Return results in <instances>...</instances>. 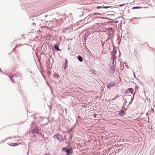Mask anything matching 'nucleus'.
<instances>
[{"mask_svg":"<svg viewBox=\"0 0 155 155\" xmlns=\"http://www.w3.org/2000/svg\"><path fill=\"white\" fill-rule=\"evenodd\" d=\"M62 150L67 153V155H69L72 152V150L71 147L67 149L65 147H63L62 149Z\"/></svg>","mask_w":155,"mask_h":155,"instance_id":"nucleus-1","label":"nucleus"},{"mask_svg":"<svg viewBox=\"0 0 155 155\" xmlns=\"http://www.w3.org/2000/svg\"><path fill=\"white\" fill-rule=\"evenodd\" d=\"M58 136L59 137V141L60 142H63L67 140L66 138V136L65 135H62L59 134H58Z\"/></svg>","mask_w":155,"mask_h":155,"instance_id":"nucleus-2","label":"nucleus"},{"mask_svg":"<svg viewBox=\"0 0 155 155\" xmlns=\"http://www.w3.org/2000/svg\"><path fill=\"white\" fill-rule=\"evenodd\" d=\"M115 83L114 81H110V83H109L107 86V87L109 89H110L113 86H115Z\"/></svg>","mask_w":155,"mask_h":155,"instance_id":"nucleus-3","label":"nucleus"},{"mask_svg":"<svg viewBox=\"0 0 155 155\" xmlns=\"http://www.w3.org/2000/svg\"><path fill=\"white\" fill-rule=\"evenodd\" d=\"M109 34V35L113 34L114 33V31L112 28H110L108 29Z\"/></svg>","mask_w":155,"mask_h":155,"instance_id":"nucleus-4","label":"nucleus"},{"mask_svg":"<svg viewBox=\"0 0 155 155\" xmlns=\"http://www.w3.org/2000/svg\"><path fill=\"white\" fill-rule=\"evenodd\" d=\"M65 62L64 63V69L65 70L66 68L68 67V61L66 59L65 60Z\"/></svg>","mask_w":155,"mask_h":155,"instance_id":"nucleus-5","label":"nucleus"},{"mask_svg":"<svg viewBox=\"0 0 155 155\" xmlns=\"http://www.w3.org/2000/svg\"><path fill=\"white\" fill-rule=\"evenodd\" d=\"M34 130L35 133L36 134H38L39 133V130L36 127H35V129H33V130H32V132L33 133H34Z\"/></svg>","mask_w":155,"mask_h":155,"instance_id":"nucleus-6","label":"nucleus"},{"mask_svg":"<svg viewBox=\"0 0 155 155\" xmlns=\"http://www.w3.org/2000/svg\"><path fill=\"white\" fill-rule=\"evenodd\" d=\"M77 58L80 62H82L83 61V58L80 55H78V56Z\"/></svg>","mask_w":155,"mask_h":155,"instance_id":"nucleus-7","label":"nucleus"},{"mask_svg":"<svg viewBox=\"0 0 155 155\" xmlns=\"http://www.w3.org/2000/svg\"><path fill=\"white\" fill-rule=\"evenodd\" d=\"M110 7V6H104V7H102L101 6H100L97 7V9H99L100 8H109Z\"/></svg>","mask_w":155,"mask_h":155,"instance_id":"nucleus-8","label":"nucleus"},{"mask_svg":"<svg viewBox=\"0 0 155 155\" xmlns=\"http://www.w3.org/2000/svg\"><path fill=\"white\" fill-rule=\"evenodd\" d=\"M119 113L122 116H123L125 114L124 113V110H120Z\"/></svg>","mask_w":155,"mask_h":155,"instance_id":"nucleus-9","label":"nucleus"},{"mask_svg":"<svg viewBox=\"0 0 155 155\" xmlns=\"http://www.w3.org/2000/svg\"><path fill=\"white\" fill-rule=\"evenodd\" d=\"M110 71H112L113 73L115 72V67L114 66H112L110 68Z\"/></svg>","mask_w":155,"mask_h":155,"instance_id":"nucleus-10","label":"nucleus"},{"mask_svg":"<svg viewBox=\"0 0 155 155\" xmlns=\"http://www.w3.org/2000/svg\"><path fill=\"white\" fill-rule=\"evenodd\" d=\"M54 139L57 140H58L59 141V137L58 135H57V134H55L54 135Z\"/></svg>","mask_w":155,"mask_h":155,"instance_id":"nucleus-11","label":"nucleus"},{"mask_svg":"<svg viewBox=\"0 0 155 155\" xmlns=\"http://www.w3.org/2000/svg\"><path fill=\"white\" fill-rule=\"evenodd\" d=\"M54 48L58 51H60L58 46L57 45H54Z\"/></svg>","mask_w":155,"mask_h":155,"instance_id":"nucleus-12","label":"nucleus"},{"mask_svg":"<svg viewBox=\"0 0 155 155\" xmlns=\"http://www.w3.org/2000/svg\"><path fill=\"white\" fill-rule=\"evenodd\" d=\"M51 59L52 60V62L53 61V59L52 58H50L49 59L48 61L47 62V65L48 64L50 63V61L51 60Z\"/></svg>","mask_w":155,"mask_h":155,"instance_id":"nucleus-13","label":"nucleus"},{"mask_svg":"<svg viewBox=\"0 0 155 155\" xmlns=\"http://www.w3.org/2000/svg\"><path fill=\"white\" fill-rule=\"evenodd\" d=\"M18 143H12V144L11 145V146H12L15 147V146H18Z\"/></svg>","mask_w":155,"mask_h":155,"instance_id":"nucleus-14","label":"nucleus"},{"mask_svg":"<svg viewBox=\"0 0 155 155\" xmlns=\"http://www.w3.org/2000/svg\"><path fill=\"white\" fill-rule=\"evenodd\" d=\"M128 91L131 93H132L133 91V90L132 88H130L128 89Z\"/></svg>","mask_w":155,"mask_h":155,"instance_id":"nucleus-15","label":"nucleus"},{"mask_svg":"<svg viewBox=\"0 0 155 155\" xmlns=\"http://www.w3.org/2000/svg\"><path fill=\"white\" fill-rule=\"evenodd\" d=\"M78 125V124L77 122V120H76V123L73 126V128H74L75 127H77Z\"/></svg>","mask_w":155,"mask_h":155,"instance_id":"nucleus-16","label":"nucleus"},{"mask_svg":"<svg viewBox=\"0 0 155 155\" xmlns=\"http://www.w3.org/2000/svg\"><path fill=\"white\" fill-rule=\"evenodd\" d=\"M113 52L114 54H115L117 52V50L114 47L113 48Z\"/></svg>","mask_w":155,"mask_h":155,"instance_id":"nucleus-17","label":"nucleus"},{"mask_svg":"<svg viewBox=\"0 0 155 155\" xmlns=\"http://www.w3.org/2000/svg\"><path fill=\"white\" fill-rule=\"evenodd\" d=\"M15 77L14 76H12V77L11 80L13 82H14L15 81L13 80V79H15Z\"/></svg>","mask_w":155,"mask_h":155,"instance_id":"nucleus-18","label":"nucleus"},{"mask_svg":"<svg viewBox=\"0 0 155 155\" xmlns=\"http://www.w3.org/2000/svg\"><path fill=\"white\" fill-rule=\"evenodd\" d=\"M142 8V7H133L132 8V9H136V8Z\"/></svg>","mask_w":155,"mask_h":155,"instance_id":"nucleus-19","label":"nucleus"},{"mask_svg":"<svg viewBox=\"0 0 155 155\" xmlns=\"http://www.w3.org/2000/svg\"><path fill=\"white\" fill-rule=\"evenodd\" d=\"M115 56L113 54V55H112V59H113V61H114V59L115 58Z\"/></svg>","mask_w":155,"mask_h":155,"instance_id":"nucleus-20","label":"nucleus"},{"mask_svg":"<svg viewBox=\"0 0 155 155\" xmlns=\"http://www.w3.org/2000/svg\"><path fill=\"white\" fill-rule=\"evenodd\" d=\"M124 5H125V4H122V5H119V6L120 7H122V6H123Z\"/></svg>","mask_w":155,"mask_h":155,"instance_id":"nucleus-21","label":"nucleus"},{"mask_svg":"<svg viewBox=\"0 0 155 155\" xmlns=\"http://www.w3.org/2000/svg\"><path fill=\"white\" fill-rule=\"evenodd\" d=\"M97 115V114H94V118H96V116Z\"/></svg>","mask_w":155,"mask_h":155,"instance_id":"nucleus-22","label":"nucleus"},{"mask_svg":"<svg viewBox=\"0 0 155 155\" xmlns=\"http://www.w3.org/2000/svg\"><path fill=\"white\" fill-rule=\"evenodd\" d=\"M72 135H71L70 136V137H69V139H71L72 138Z\"/></svg>","mask_w":155,"mask_h":155,"instance_id":"nucleus-23","label":"nucleus"},{"mask_svg":"<svg viewBox=\"0 0 155 155\" xmlns=\"http://www.w3.org/2000/svg\"><path fill=\"white\" fill-rule=\"evenodd\" d=\"M32 25H35V23H32Z\"/></svg>","mask_w":155,"mask_h":155,"instance_id":"nucleus-24","label":"nucleus"},{"mask_svg":"<svg viewBox=\"0 0 155 155\" xmlns=\"http://www.w3.org/2000/svg\"><path fill=\"white\" fill-rule=\"evenodd\" d=\"M118 21H116L115 22V23H118Z\"/></svg>","mask_w":155,"mask_h":155,"instance_id":"nucleus-25","label":"nucleus"},{"mask_svg":"<svg viewBox=\"0 0 155 155\" xmlns=\"http://www.w3.org/2000/svg\"><path fill=\"white\" fill-rule=\"evenodd\" d=\"M135 18V19H137V18Z\"/></svg>","mask_w":155,"mask_h":155,"instance_id":"nucleus-26","label":"nucleus"},{"mask_svg":"<svg viewBox=\"0 0 155 155\" xmlns=\"http://www.w3.org/2000/svg\"><path fill=\"white\" fill-rule=\"evenodd\" d=\"M0 71L1 72H2V71L1 70V69H0Z\"/></svg>","mask_w":155,"mask_h":155,"instance_id":"nucleus-27","label":"nucleus"},{"mask_svg":"<svg viewBox=\"0 0 155 155\" xmlns=\"http://www.w3.org/2000/svg\"><path fill=\"white\" fill-rule=\"evenodd\" d=\"M146 115H147H147H148V113H146Z\"/></svg>","mask_w":155,"mask_h":155,"instance_id":"nucleus-28","label":"nucleus"},{"mask_svg":"<svg viewBox=\"0 0 155 155\" xmlns=\"http://www.w3.org/2000/svg\"><path fill=\"white\" fill-rule=\"evenodd\" d=\"M44 155H47V153H45V154Z\"/></svg>","mask_w":155,"mask_h":155,"instance_id":"nucleus-29","label":"nucleus"},{"mask_svg":"<svg viewBox=\"0 0 155 155\" xmlns=\"http://www.w3.org/2000/svg\"><path fill=\"white\" fill-rule=\"evenodd\" d=\"M134 77H135V75L134 74Z\"/></svg>","mask_w":155,"mask_h":155,"instance_id":"nucleus-30","label":"nucleus"},{"mask_svg":"<svg viewBox=\"0 0 155 155\" xmlns=\"http://www.w3.org/2000/svg\"><path fill=\"white\" fill-rule=\"evenodd\" d=\"M58 77V75H57V77Z\"/></svg>","mask_w":155,"mask_h":155,"instance_id":"nucleus-31","label":"nucleus"}]
</instances>
